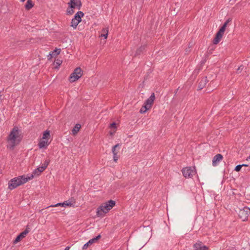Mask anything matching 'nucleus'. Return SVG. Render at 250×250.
<instances>
[{
    "label": "nucleus",
    "instance_id": "1",
    "mask_svg": "<svg viewBox=\"0 0 250 250\" xmlns=\"http://www.w3.org/2000/svg\"><path fill=\"white\" fill-rule=\"evenodd\" d=\"M22 137L21 130L19 129L18 126H14L7 137V140L11 142L10 148L13 149L21 142Z\"/></svg>",
    "mask_w": 250,
    "mask_h": 250
},
{
    "label": "nucleus",
    "instance_id": "2",
    "mask_svg": "<svg viewBox=\"0 0 250 250\" xmlns=\"http://www.w3.org/2000/svg\"><path fill=\"white\" fill-rule=\"evenodd\" d=\"M115 201L110 200L107 202L103 203L97 208L96 211L97 215L98 217H102L107 213L113 207L115 206Z\"/></svg>",
    "mask_w": 250,
    "mask_h": 250
},
{
    "label": "nucleus",
    "instance_id": "3",
    "mask_svg": "<svg viewBox=\"0 0 250 250\" xmlns=\"http://www.w3.org/2000/svg\"><path fill=\"white\" fill-rule=\"evenodd\" d=\"M68 7L66 10V15H72L74 13V9L77 8L80 10L82 6L81 0H70L68 3Z\"/></svg>",
    "mask_w": 250,
    "mask_h": 250
},
{
    "label": "nucleus",
    "instance_id": "4",
    "mask_svg": "<svg viewBox=\"0 0 250 250\" xmlns=\"http://www.w3.org/2000/svg\"><path fill=\"white\" fill-rule=\"evenodd\" d=\"M22 177L19 176L11 179L8 182V188L12 190L18 186L24 184L22 180Z\"/></svg>",
    "mask_w": 250,
    "mask_h": 250
},
{
    "label": "nucleus",
    "instance_id": "5",
    "mask_svg": "<svg viewBox=\"0 0 250 250\" xmlns=\"http://www.w3.org/2000/svg\"><path fill=\"white\" fill-rule=\"evenodd\" d=\"M84 16V13L82 11L77 12L74 17L72 19L70 26L74 29H76L78 24L82 21V18Z\"/></svg>",
    "mask_w": 250,
    "mask_h": 250
},
{
    "label": "nucleus",
    "instance_id": "6",
    "mask_svg": "<svg viewBox=\"0 0 250 250\" xmlns=\"http://www.w3.org/2000/svg\"><path fill=\"white\" fill-rule=\"evenodd\" d=\"M83 71L82 69L79 67L76 68L73 72L70 75L69 81L71 83L74 82L80 79L82 76Z\"/></svg>",
    "mask_w": 250,
    "mask_h": 250
},
{
    "label": "nucleus",
    "instance_id": "7",
    "mask_svg": "<svg viewBox=\"0 0 250 250\" xmlns=\"http://www.w3.org/2000/svg\"><path fill=\"white\" fill-rule=\"evenodd\" d=\"M182 173L183 176L187 178H191L193 175L196 173L195 167H186L182 169Z\"/></svg>",
    "mask_w": 250,
    "mask_h": 250
},
{
    "label": "nucleus",
    "instance_id": "8",
    "mask_svg": "<svg viewBox=\"0 0 250 250\" xmlns=\"http://www.w3.org/2000/svg\"><path fill=\"white\" fill-rule=\"evenodd\" d=\"M250 214V208L245 207L242 209H239L238 215L242 221H245L247 219L249 215Z\"/></svg>",
    "mask_w": 250,
    "mask_h": 250
},
{
    "label": "nucleus",
    "instance_id": "9",
    "mask_svg": "<svg viewBox=\"0 0 250 250\" xmlns=\"http://www.w3.org/2000/svg\"><path fill=\"white\" fill-rule=\"evenodd\" d=\"M29 231L30 228L28 227V226H27L25 229L17 235L15 239L13 241V244H16L18 242H20L22 238H24L26 236L27 234Z\"/></svg>",
    "mask_w": 250,
    "mask_h": 250
},
{
    "label": "nucleus",
    "instance_id": "10",
    "mask_svg": "<svg viewBox=\"0 0 250 250\" xmlns=\"http://www.w3.org/2000/svg\"><path fill=\"white\" fill-rule=\"evenodd\" d=\"M121 146V144H117L112 147V152L113 154V160L115 162H117L119 158V156L117 155V154L119 151V149Z\"/></svg>",
    "mask_w": 250,
    "mask_h": 250
},
{
    "label": "nucleus",
    "instance_id": "11",
    "mask_svg": "<svg viewBox=\"0 0 250 250\" xmlns=\"http://www.w3.org/2000/svg\"><path fill=\"white\" fill-rule=\"evenodd\" d=\"M101 237V235L99 234L97 236L94 237L93 238L89 240L86 243H85L83 247V249L84 250L87 248V247L92 244L93 243L96 242Z\"/></svg>",
    "mask_w": 250,
    "mask_h": 250
},
{
    "label": "nucleus",
    "instance_id": "12",
    "mask_svg": "<svg viewBox=\"0 0 250 250\" xmlns=\"http://www.w3.org/2000/svg\"><path fill=\"white\" fill-rule=\"evenodd\" d=\"M155 97L154 93H152L151 96L145 102L144 104L147 105L148 108H151L155 100Z\"/></svg>",
    "mask_w": 250,
    "mask_h": 250
},
{
    "label": "nucleus",
    "instance_id": "13",
    "mask_svg": "<svg viewBox=\"0 0 250 250\" xmlns=\"http://www.w3.org/2000/svg\"><path fill=\"white\" fill-rule=\"evenodd\" d=\"M195 250H208V248L203 245L202 242H198L193 245Z\"/></svg>",
    "mask_w": 250,
    "mask_h": 250
},
{
    "label": "nucleus",
    "instance_id": "14",
    "mask_svg": "<svg viewBox=\"0 0 250 250\" xmlns=\"http://www.w3.org/2000/svg\"><path fill=\"white\" fill-rule=\"evenodd\" d=\"M223 158V155L221 154H217L214 156L212 160V165L216 166L218 163Z\"/></svg>",
    "mask_w": 250,
    "mask_h": 250
},
{
    "label": "nucleus",
    "instance_id": "15",
    "mask_svg": "<svg viewBox=\"0 0 250 250\" xmlns=\"http://www.w3.org/2000/svg\"><path fill=\"white\" fill-rule=\"evenodd\" d=\"M208 82V81L207 77L203 78L199 83L198 86V90H201L204 88Z\"/></svg>",
    "mask_w": 250,
    "mask_h": 250
},
{
    "label": "nucleus",
    "instance_id": "16",
    "mask_svg": "<svg viewBox=\"0 0 250 250\" xmlns=\"http://www.w3.org/2000/svg\"><path fill=\"white\" fill-rule=\"evenodd\" d=\"M223 34L222 33H220V32H217L213 40V43L214 44H217L220 41L221 38L223 37Z\"/></svg>",
    "mask_w": 250,
    "mask_h": 250
},
{
    "label": "nucleus",
    "instance_id": "17",
    "mask_svg": "<svg viewBox=\"0 0 250 250\" xmlns=\"http://www.w3.org/2000/svg\"><path fill=\"white\" fill-rule=\"evenodd\" d=\"M35 175H34L33 173L32 174H31L29 175H27L26 176H25V175H22V176H21V177H22V180L23 181V184H24L26 182H27L28 181L34 178Z\"/></svg>",
    "mask_w": 250,
    "mask_h": 250
},
{
    "label": "nucleus",
    "instance_id": "18",
    "mask_svg": "<svg viewBox=\"0 0 250 250\" xmlns=\"http://www.w3.org/2000/svg\"><path fill=\"white\" fill-rule=\"evenodd\" d=\"M76 202V199L74 197H71L68 200L65 201L66 206L67 207H74V204Z\"/></svg>",
    "mask_w": 250,
    "mask_h": 250
},
{
    "label": "nucleus",
    "instance_id": "19",
    "mask_svg": "<svg viewBox=\"0 0 250 250\" xmlns=\"http://www.w3.org/2000/svg\"><path fill=\"white\" fill-rule=\"evenodd\" d=\"M49 144L47 141L42 140L39 142L38 146L40 148H46Z\"/></svg>",
    "mask_w": 250,
    "mask_h": 250
},
{
    "label": "nucleus",
    "instance_id": "20",
    "mask_svg": "<svg viewBox=\"0 0 250 250\" xmlns=\"http://www.w3.org/2000/svg\"><path fill=\"white\" fill-rule=\"evenodd\" d=\"M34 5V4L32 0H27V2L25 5V8L27 10H29L31 9Z\"/></svg>",
    "mask_w": 250,
    "mask_h": 250
},
{
    "label": "nucleus",
    "instance_id": "21",
    "mask_svg": "<svg viewBox=\"0 0 250 250\" xmlns=\"http://www.w3.org/2000/svg\"><path fill=\"white\" fill-rule=\"evenodd\" d=\"M81 127V125L79 124H76L72 130L73 134L75 135L76 134H77L78 132L79 131Z\"/></svg>",
    "mask_w": 250,
    "mask_h": 250
},
{
    "label": "nucleus",
    "instance_id": "22",
    "mask_svg": "<svg viewBox=\"0 0 250 250\" xmlns=\"http://www.w3.org/2000/svg\"><path fill=\"white\" fill-rule=\"evenodd\" d=\"M145 47H146L145 45H142L138 49H137L136 51V53H135V56H139L142 53H143V51H144L145 49Z\"/></svg>",
    "mask_w": 250,
    "mask_h": 250
},
{
    "label": "nucleus",
    "instance_id": "23",
    "mask_svg": "<svg viewBox=\"0 0 250 250\" xmlns=\"http://www.w3.org/2000/svg\"><path fill=\"white\" fill-rule=\"evenodd\" d=\"M151 108H148L147 105H146L145 104H144L142 106L140 110V113H146L148 110L150 109Z\"/></svg>",
    "mask_w": 250,
    "mask_h": 250
},
{
    "label": "nucleus",
    "instance_id": "24",
    "mask_svg": "<svg viewBox=\"0 0 250 250\" xmlns=\"http://www.w3.org/2000/svg\"><path fill=\"white\" fill-rule=\"evenodd\" d=\"M66 203H65V201H64L62 203H57L55 205H50V206L47 207V208H49L50 207H59V206L65 207H66Z\"/></svg>",
    "mask_w": 250,
    "mask_h": 250
},
{
    "label": "nucleus",
    "instance_id": "25",
    "mask_svg": "<svg viewBox=\"0 0 250 250\" xmlns=\"http://www.w3.org/2000/svg\"><path fill=\"white\" fill-rule=\"evenodd\" d=\"M44 169H42L41 168V167H39L36 169H35L33 171V174L34 175H39L41 172H42L43 171H44Z\"/></svg>",
    "mask_w": 250,
    "mask_h": 250
},
{
    "label": "nucleus",
    "instance_id": "26",
    "mask_svg": "<svg viewBox=\"0 0 250 250\" xmlns=\"http://www.w3.org/2000/svg\"><path fill=\"white\" fill-rule=\"evenodd\" d=\"M50 137V131L46 130L43 132L42 139H46Z\"/></svg>",
    "mask_w": 250,
    "mask_h": 250
},
{
    "label": "nucleus",
    "instance_id": "27",
    "mask_svg": "<svg viewBox=\"0 0 250 250\" xmlns=\"http://www.w3.org/2000/svg\"><path fill=\"white\" fill-rule=\"evenodd\" d=\"M102 34H101V37H104V39H106L108 36V30L107 29H103L102 30Z\"/></svg>",
    "mask_w": 250,
    "mask_h": 250
},
{
    "label": "nucleus",
    "instance_id": "28",
    "mask_svg": "<svg viewBox=\"0 0 250 250\" xmlns=\"http://www.w3.org/2000/svg\"><path fill=\"white\" fill-rule=\"evenodd\" d=\"M50 160L49 159H46L45 160L44 163L42 164V165L41 167V168L43 169H45L47 166H48L49 163H50Z\"/></svg>",
    "mask_w": 250,
    "mask_h": 250
},
{
    "label": "nucleus",
    "instance_id": "29",
    "mask_svg": "<svg viewBox=\"0 0 250 250\" xmlns=\"http://www.w3.org/2000/svg\"><path fill=\"white\" fill-rule=\"evenodd\" d=\"M62 61L60 59L56 60L54 62L56 65L55 68H58L60 65L62 63Z\"/></svg>",
    "mask_w": 250,
    "mask_h": 250
},
{
    "label": "nucleus",
    "instance_id": "30",
    "mask_svg": "<svg viewBox=\"0 0 250 250\" xmlns=\"http://www.w3.org/2000/svg\"><path fill=\"white\" fill-rule=\"evenodd\" d=\"M60 52H61V49H58V48L55 49L52 52L54 57L58 55H59L60 53Z\"/></svg>",
    "mask_w": 250,
    "mask_h": 250
},
{
    "label": "nucleus",
    "instance_id": "31",
    "mask_svg": "<svg viewBox=\"0 0 250 250\" xmlns=\"http://www.w3.org/2000/svg\"><path fill=\"white\" fill-rule=\"evenodd\" d=\"M244 166V165H238L236 166L234 168V170H235L237 172H239L241 170V168Z\"/></svg>",
    "mask_w": 250,
    "mask_h": 250
},
{
    "label": "nucleus",
    "instance_id": "32",
    "mask_svg": "<svg viewBox=\"0 0 250 250\" xmlns=\"http://www.w3.org/2000/svg\"><path fill=\"white\" fill-rule=\"evenodd\" d=\"M226 28V27H225V25H222V26L220 28V29H219V30L217 32L224 34V33L225 31Z\"/></svg>",
    "mask_w": 250,
    "mask_h": 250
},
{
    "label": "nucleus",
    "instance_id": "33",
    "mask_svg": "<svg viewBox=\"0 0 250 250\" xmlns=\"http://www.w3.org/2000/svg\"><path fill=\"white\" fill-rule=\"evenodd\" d=\"M244 66L243 65H240L236 70V73L237 74H239L241 72L242 70L243 69Z\"/></svg>",
    "mask_w": 250,
    "mask_h": 250
},
{
    "label": "nucleus",
    "instance_id": "34",
    "mask_svg": "<svg viewBox=\"0 0 250 250\" xmlns=\"http://www.w3.org/2000/svg\"><path fill=\"white\" fill-rule=\"evenodd\" d=\"M231 21V19L230 18L228 19L223 24V25H225V27H227L228 24Z\"/></svg>",
    "mask_w": 250,
    "mask_h": 250
},
{
    "label": "nucleus",
    "instance_id": "35",
    "mask_svg": "<svg viewBox=\"0 0 250 250\" xmlns=\"http://www.w3.org/2000/svg\"><path fill=\"white\" fill-rule=\"evenodd\" d=\"M110 127L111 128H116V127H117L116 124L115 122L111 123L110 125Z\"/></svg>",
    "mask_w": 250,
    "mask_h": 250
},
{
    "label": "nucleus",
    "instance_id": "36",
    "mask_svg": "<svg viewBox=\"0 0 250 250\" xmlns=\"http://www.w3.org/2000/svg\"><path fill=\"white\" fill-rule=\"evenodd\" d=\"M47 58H48V60H50L52 58L54 57L53 55V54L52 53H50L48 55H47Z\"/></svg>",
    "mask_w": 250,
    "mask_h": 250
},
{
    "label": "nucleus",
    "instance_id": "37",
    "mask_svg": "<svg viewBox=\"0 0 250 250\" xmlns=\"http://www.w3.org/2000/svg\"><path fill=\"white\" fill-rule=\"evenodd\" d=\"M193 44V43H192L191 42H189V43H188V48H191Z\"/></svg>",
    "mask_w": 250,
    "mask_h": 250
},
{
    "label": "nucleus",
    "instance_id": "38",
    "mask_svg": "<svg viewBox=\"0 0 250 250\" xmlns=\"http://www.w3.org/2000/svg\"><path fill=\"white\" fill-rule=\"evenodd\" d=\"M189 49V48H186V49H185L186 53L188 54V53L190 51V50Z\"/></svg>",
    "mask_w": 250,
    "mask_h": 250
},
{
    "label": "nucleus",
    "instance_id": "39",
    "mask_svg": "<svg viewBox=\"0 0 250 250\" xmlns=\"http://www.w3.org/2000/svg\"><path fill=\"white\" fill-rule=\"evenodd\" d=\"M70 248V247L67 246L66 247L64 250H69Z\"/></svg>",
    "mask_w": 250,
    "mask_h": 250
},
{
    "label": "nucleus",
    "instance_id": "40",
    "mask_svg": "<svg viewBox=\"0 0 250 250\" xmlns=\"http://www.w3.org/2000/svg\"><path fill=\"white\" fill-rule=\"evenodd\" d=\"M178 89H179V88H177V89L176 90V91H175V94L177 92V91H178Z\"/></svg>",
    "mask_w": 250,
    "mask_h": 250
},
{
    "label": "nucleus",
    "instance_id": "41",
    "mask_svg": "<svg viewBox=\"0 0 250 250\" xmlns=\"http://www.w3.org/2000/svg\"><path fill=\"white\" fill-rule=\"evenodd\" d=\"M249 159H250V156H249V157L247 158V160H248Z\"/></svg>",
    "mask_w": 250,
    "mask_h": 250
},
{
    "label": "nucleus",
    "instance_id": "42",
    "mask_svg": "<svg viewBox=\"0 0 250 250\" xmlns=\"http://www.w3.org/2000/svg\"><path fill=\"white\" fill-rule=\"evenodd\" d=\"M244 167H248V165H245V164H244Z\"/></svg>",
    "mask_w": 250,
    "mask_h": 250
},
{
    "label": "nucleus",
    "instance_id": "43",
    "mask_svg": "<svg viewBox=\"0 0 250 250\" xmlns=\"http://www.w3.org/2000/svg\"><path fill=\"white\" fill-rule=\"evenodd\" d=\"M22 2H24L25 0H20Z\"/></svg>",
    "mask_w": 250,
    "mask_h": 250
},
{
    "label": "nucleus",
    "instance_id": "44",
    "mask_svg": "<svg viewBox=\"0 0 250 250\" xmlns=\"http://www.w3.org/2000/svg\"><path fill=\"white\" fill-rule=\"evenodd\" d=\"M110 134H111V135H113L114 132H111V133H110Z\"/></svg>",
    "mask_w": 250,
    "mask_h": 250
}]
</instances>
